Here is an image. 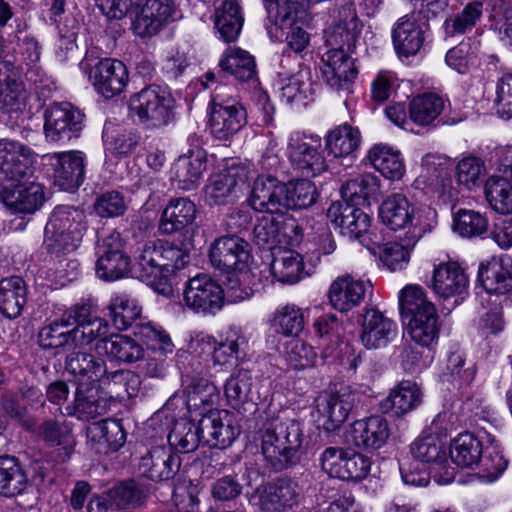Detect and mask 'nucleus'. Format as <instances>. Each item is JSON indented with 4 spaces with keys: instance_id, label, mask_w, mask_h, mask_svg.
<instances>
[{
    "instance_id": "obj_17",
    "label": "nucleus",
    "mask_w": 512,
    "mask_h": 512,
    "mask_svg": "<svg viewBox=\"0 0 512 512\" xmlns=\"http://www.w3.org/2000/svg\"><path fill=\"white\" fill-rule=\"evenodd\" d=\"M225 90V86H217L208 107L209 128L219 140L232 138L247 124L246 109Z\"/></svg>"
},
{
    "instance_id": "obj_9",
    "label": "nucleus",
    "mask_w": 512,
    "mask_h": 512,
    "mask_svg": "<svg viewBox=\"0 0 512 512\" xmlns=\"http://www.w3.org/2000/svg\"><path fill=\"white\" fill-rule=\"evenodd\" d=\"M383 225L404 235L423 237L437 226V211L429 205H414L400 193L388 196L379 207Z\"/></svg>"
},
{
    "instance_id": "obj_7",
    "label": "nucleus",
    "mask_w": 512,
    "mask_h": 512,
    "mask_svg": "<svg viewBox=\"0 0 512 512\" xmlns=\"http://www.w3.org/2000/svg\"><path fill=\"white\" fill-rule=\"evenodd\" d=\"M108 330V322L92 316L85 306L65 312L60 321H54L39 332V344L44 348L70 349L73 345L93 343Z\"/></svg>"
},
{
    "instance_id": "obj_62",
    "label": "nucleus",
    "mask_w": 512,
    "mask_h": 512,
    "mask_svg": "<svg viewBox=\"0 0 512 512\" xmlns=\"http://www.w3.org/2000/svg\"><path fill=\"white\" fill-rule=\"evenodd\" d=\"M280 97L286 103H305L312 95L309 72L301 70L290 76H280L276 82Z\"/></svg>"
},
{
    "instance_id": "obj_44",
    "label": "nucleus",
    "mask_w": 512,
    "mask_h": 512,
    "mask_svg": "<svg viewBox=\"0 0 512 512\" xmlns=\"http://www.w3.org/2000/svg\"><path fill=\"white\" fill-rule=\"evenodd\" d=\"M325 149L336 159L354 158L362 144L358 127L343 123L330 129L324 137Z\"/></svg>"
},
{
    "instance_id": "obj_33",
    "label": "nucleus",
    "mask_w": 512,
    "mask_h": 512,
    "mask_svg": "<svg viewBox=\"0 0 512 512\" xmlns=\"http://www.w3.org/2000/svg\"><path fill=\"white\" fill-rule=\"evenodd\" d=\"M285 183L273 176L261 175L253 183L248 198L249 206L267 215H278L284 212Z\"/></svg>"
},
{
    "instance_id": "obj_31",
    "label": "nucleus",
    "mask_w": 512,
    "mask_h": 512,
    "mask_svg": "<svg viewBox=\"0 0 512 512\" xmlns=\"http://www.w3.org/2000/svg\"><path fill=\"white\" fill-rule=\"evenodd\" d=\"M345 437L357 448L375 451L387 443L390 437L389 423L379 415L356 420L347 428Z\"/></svg>"
},
{
    "instance_id": "obj_47",
    "label": "nucleus",
    "mask_w": 512,
    "mask_h": 512,
    "mask_svg": "<svg viewBox=\"0 0 512 512\" xmlns=\"http://www.w3.org/2000/svg\"><path fill=\"white\" fill-rule=\"evenodd\" d=\"M142 305L139 300L125 291L111 294L106 305L107 315L118 330H127L142 315Z\"/></svg>"
},
{
    "instance_id": "obj_61",
    "label": "nucleus",
    "mask_w": 512,
    "mask_h": 512,
    "mask_svg": "<svg viewBox=\"0 0 512 512\" xmlns=\"http://www.w3.org/2000/svg\"><path fill=\"white\" fill-rule=\"evenodd\" d=\"M27 485V476L17 459L12 456L0 457V494L14 497L23 493Z\"/></svg>"
},
{
    "instance_id": "obj_29",
    "label": "nucleus",
    "mask_w": 512,
    "mask_h": 512,
    "mask_svg": "<svg viewBox=\"0 0 512 512\" xmlns=\"http://www.w3.org/2000/svg\"><path fill=\"white\" fill-rule=\"evenodd\" d=\"M203 444L225 449L240 433L234 415L225 409L209 410L200 420Z\"/></svg>"
},
{
    "instance_id": "obj_1",
    "label": "nucleus",
    "mask_w": 512,
    "mask_h": 512,
    "mask_svg": "<svg viewBox=\"0 0 512 512\" xmlns=\"http://www.w3.org/2000/svg\"><path fill=\"white\" fill-rule=\"evenodd\" d=\"M209 261L213 267L226 270L227 300L238 303L249 299L269 280L262 275L266 270L254 265L250 244L237 235L216 238L209 247Z\"/></svg>"
},
{
    "instance_id": "obj_4",
    "label": "nucleus",
    "mask_w": 512,
    "mask_h": 512,
    "mask_svg": "<svg viewBox=\"0 0 512 512\" xmlns=\"http://www.w3.org/2000/svg\"><path fill=\"white\" fill-rule=\"evenodd\" d=\"M32 152L29 146L15 140H0V175L9 185L0 189V199L11 211L32 213Z\"/></svg>"
},
{
    "instance_id": "obj_14",
    "label": "nucleus",
    "mask_w": 512,
    "mask_h": 512,
    "mask_svg": "<svg viewBox=\"0 0 512 512\" xmlns=\"http://www.w3.org/2000/svg\"><path fill=\"white\" fill-rule=\"evenodd\" d=\"M220 69L232 75L237 81L246 83L253 90V98L260 110L261 125L270 127L274 121V107L268 94L260 87L254 57L239 47L227 48L220 60Z\"/></svg>"
},
{
    "instance_id": "obj_32",
    "label": "nucleus",
    "mask_w": 512,
    "mask_h": 512,
    "mask_svg": "<svg viewBox=\"0 0 512 512\" xmlns=\"http://www.w3.org/2000/svg\"><path fill=\"white\" fill-rule=\"evenodd\" d=\"M329 224L343 236L360 239L370 228L371 219L361 209L341 201L333 202L326 213Z\"/></svg>"
},
{
    "instance_id": "obj_58",
    "label": "nucleus",
    "mask_w": 512,
    "mask_h": 512,
    "mask_svg": "<svg viewBox=\"0 0 512 512\" xmlns=\"http://www.w3.org/2000/svg\"><path fill=\"white\" fill-rule=\"evenodd\" d=\"M134 334L146 345L147 350L160 358L164 359L175 351V345L170 334L156 323L151 321L139 322L135 326Z\"/></svg>"
},
{
    "instance_id": "obj_41",
    "label": "nucleus",
    "mask_w": 512,
    "mask_h": 512,
    "mask_svg": "<svg viewBox=\"0 0 512 512\" xmlns=\"http://www.w3.org/2000/svg\"><path fill=\"white\" fill-rule=\"evenodd\" d=\"M422 400L423 391L421 386L412 380H402L382 400L381 409L385 413L404 416L418 408Z\"/></svg>"
},
{
    "instance_id": "obj_59",
    "label": "nucleus",
    "mask_w": 512,
    "mask_h": 512,
    "mask_svg": "<svg viewBox=\"0 0 512 512\" xmlns=\"http://www.w3.org/2000/svg\"><path fill=\"white\" fill-rule=\"evenodd\" d=\"M27 288L22 278L13 276L0 281V311L7 318L20 315L26 303Z\"/></svg>"
},
{
    "instance_id": "obj_13",
    "label": "nucleus",
    "mask_w": 512,
    "mask_h": 512,
    "mask_svg": "<svg viewBox=\"0 0 512 512\" xmlns=\"http://www.w3.org/2000/svg\"><path fill=\"white\" fill-rule=\"evenodd\" d=\"M174 103L167 87L152 84L130 96L129 116L148 129H160L172 121Z\"/></svg>"
},
{
    "instance_id": "obj_20",
    "label": "nucleus",
    "mask_w": 512,
    "mask_h": 512,
    "mask_svg": "<svg viewBox=\"0 0 512 512\" xmlns=\"http://www.w3.org/2000/svg\"><path fill=\"white\" fill-rule=\"evenodd\" d=\"M44 135L47 142L64 145L80 136L85 114L70 102L53 103L44 112Z\"/></svg>"
},
{
    "instance_id": "obj_28",
    "label": "nucleus",
    "mask_w": 512,
    "mask_h": 512,
    "mask_svg": "<svg viewBox=\"0 0 512 512\" xmlns=\"http://www.w3.org/2000/svg\"><path fill=\"white\" fill-rule=\"evenodd\" d=\"M272 255L273 259L269 266H259L260 270L267 271L262 275L269 276V280L261 284V289L275 281L284 285H294L309 276L305 270L303 257L297 251L279 248L272 252Z\"/></svg>"
},
{
    "instance_id": "obj_30",
    "label": "nucleus",
    "mask_w": 512,
    "mask_h": 512,
    "mask_svg": "<svg viewBox=\"0 0 512 512\" xmlns=\"http://www.w3.org/2000/svg\"><path fill=\"white\" fill-rule=\"evenodd\" d=\"M371 289L369 280L350 274L336 277L330 284L327 298L330 305L341 313H347L361 305Z\"/></svg>"
},
{
    "instance_id": "obj_25",
    "label": "nucleus",
    "mask_w": 512,
    "mask_h": 512,
    "mask_svg": "<svg viewBox=\"0 0 512 512\" xmlns=\"http://www.w3.org/2000/svg\"><path fill=\"white\" fill-rule=\"evenodd\" d=\"M430 287L439 299L452 300L457 306L468 294L469 277L458 262H441L434 266Z\"/></svg>"
},
{
    "instance_id": "obj_18",
    "label": "nucleus",
    "mask_w": 512,
    "mask_h": 512,
    "mask_svg": "<svg viewBox=\"0 0 512 512\" xmlns=\"http://www.w3.org/2000/svg\"><path fill=\"white\" fill-rule=\"evenodd\" d=\"M306 16V7L298 0L279 7L274 16H268L270 24L266 25L267 33L275 41H285L291 50L302 52L310 43L309 34L303 29V19Z\"/></svg>"
},
{
    "instance_id": "obj_48",
    "label": "nucleus",
    "mask_w": 512,
    "mask_h": 512,
    "mask_svg": "<svg viewBox=\"0 0 512 512\" xmlns=\"http://www.w3.org/2000/svg\"><path fill=\"white\" fill-rule=\"evenodd\" d=\"M196 214V205L190 199H172L162 212L159 230L167 235L181 231L195 221Z\"/></svg>"
},
{
    "instance_id": "obj_38",
    "label": "nucleus",
    "mask_w": 512,
    "mask_h": 512,
    "mask_svg": "<svg viewBox=\"0 0 512 512\" xmlns=\"http://www.w3.org/2000/svg\"><path fill=\"white\" fill-rule=\"evenodd\" d=\"M181 465L179 455L164 444L153 446L139 464L140 472L152 481L172 479Z\"/></svg>"
},
{
    "instance_id": "obj_54",
    "label": "nucleus",
    "mask_w": 512,
    "mask_h": 512,
    "mask_svg": "<svg viewBox=\"0 0 512 512\" xmlns=\"http://www.w3.org/2000/svg\"><path fill=\"white\" fill-rule=\"evenodd\" d=\"M488 170L485 161L477 156L466 155L459 158L454 166V178L457 185L473 192L485 185Z\"/></svg>"
},
{
    "instance_id": "obj_64",
    "label": "nucleus",
    "mask_w": 512,
    "mask_h": 512,
    "mask_svg": "<svg viewBox=\"0 0 512 512\" xmlns=\"http://www.w3.org/2000/svg\"><path fill=\"white\" fill-rule=\"evenodd\" d=\"M483 5L482 1L469 2L459 13L447 18L443 23L446 36L464 34L476 27L483 16Z\"/></svg>"
},
{
    "instance_id": "obj_12",
    "label": "nucleus",
    "mask_w": 512,
    "mask_h": 512,
    "mask_svg": "<svg viewBox=\"0 0 512 512\" xmlns=\"http://www.w3.org/2000/svg\"><path fill=\"white\" fill-rule=\"evenodd\" d=\"M440 419L438 415L412 442L410 452L415 460L427 465L437 484L447 485L454 480L456 469L448 457L446 435L437 431Z\"/></svg>"
},
{
    "instance_id": "obj_34",
    "label": "nucleus",
    "mask_w": 512,
    "mask_h": 512,
    "mask_svg": "<svg viewBox=\"0 0 512 512\" xmlns=\"http://www.w3.org/2000/svg\"><path fill=\"white\" fill-rule=\"evenodd\" d=\"M206 169V151L202 148L190 149L175 160L170 178L179 189L189 191L200 185Z\"/></svg>"
},
{
    "instance_id": "obj_21",
    "label": "nucleus",
    "mask_w": 512,
    "mask_h": 512,
    "mask_svg": "<svg viewBox=\"0 0 512 512\" xmlns=\"http://www.w3.org/2000/svg\"><path fill=\"white\" fill-rule=\"evenodd\" d=\"M321 148L319 135L294 131L288 137L286 153L295 169L307 177H315L328 169Z\"/></svg>"
},
{
    "instance_id": "obj_3",
    "label": "nucleus",
    "mask_w": 512,
    "mask_h": 512,
    "mask_svg": "<svg viewBox=\"0 0 512 512\" xmlns=\"http://www.w3.org/2000/svg\"><path fill=\"white\" fill-rule=\"evenodd\" d=\"M478 280L482 291L477 295L484 310L479 328L487 336L497 335L505 328L502 307L512 304V258L505 255L481 262Z\"/></svg>"
},
{
    "instance_id": "obj_51",
    "label": "nucleus",
    "mask_w": 512,
    "mask_h": 512,
    "mask_svg": "<svg viewBox=\"0 0 512 512\" xmlns=\"http://www.w3.org/2000/svg\"><path fill=\"white\" fill-rule=\"evenodd\" d=\"M313 335L322 353L329 355L344 338V326L336 314L327 312L318 315L312 324Z\"/></svg>"
},
{
    "instance_id": "obj_52",
    "label": "nucleus",
    "mask_w": 512,
    "mask_h": 512,
    "mask_svg": "<svg viewBox=\"0 0 512 512\" xmlns=\"http://www.w3.org/2000/svg\"><path fill=\"white\" fill-rule=\"evenodd\" d=\"M297 497L294 483L278 480L264 488L259 496V504L267 512H286L297 504Z\"/></svg>"
},
{
    "instance_id": "obj_19",
    "label": "nucleus",
    "mask_w": 512,
    "mask_h": 512,
    "mask_svg": "<svg viewBox=\"0 0 512 512\" xmlns=\"http://www.w3.org/2000/svg\"><path fill=\"white\" fill-rule=\"evenodd\" d=\"M226 289L211 276L198 274L183 286L180 304L183 308L202 316H214L224 306Z\"/></svg>"
},
{
    "instance_id": "obj_53",
    "label": "nucleus",
    "mask_w": 512,
    "mask_h": 512,
    "mask_svg": "<svg viewBox=\"0 0 512 512\" xmlns=\"http://www.w3.org/2000/svg\"><path fill=\"white\" fill-rule=\"evenodd\" d=\"M182 382L187 394L186 405L188 411H197L218 402L219 390L208 379L186 374L182 376Z\"/></svg>"
},
{
    "instance_id": "obj_11",
    "label": "nucleus",
    "mask_w": 512,
    "mask_h": 512,
    "mask_svg": "<svg viewBox=\"0 0 512 512\" xmlns=\"http://www.w3.org/2000/svg\"><path fill=\"white\" fill-rule=\"evenodd\" d=\"M87 227L83 210L58 206L45 226L44 245L51 253H71L80 247Z\"/></svg>"
},
{
    "instance_id": "obj_37",
    "label": "nucleus",
    "mask_w": 512,
    "mask_h": 512,
    "mask_svg": "<svg viewBox=\"0 0 512 512\" xmlns=\"http://www.w3.org/2000/svg\"><path fill=\"white\" fill-rule=\"evenodd\" d=\"M398 335L397 323L376 309L367 310L362 323L361 343L367 349H380L393 342Z\"/></svg>"
},
{
    "instance_id": "obj_55",
    "label": "nucleus",
    "mask_w": 512,
    "mask_h": 512,
    "mask_svg": "<svg viewBox=\"0 0 512 512\" xmlns=\"http://www.w3.org/2000/svg\"><path fill=\"white\" fill-rule=\"evenodd\" d=\"M422 237L403 235L400 241H390L379 246V259L390 271H400L408 266L411 253Z\"/></svg>"
},
{
    "instance_id": "obj_22",
    "label": "nucleus",
    "mask_w": 512,
    "mask_h": 512,
    "mask_svg": "<svg viewBox=\"0 0 512 512\" xmlns=\"http://www.w3.org/2000/svg\"><path fill=\"white\" fill-rule=\"evenodd\" d=\"M250 169L238 161H232L225 170L210 177L205 187V200L209 205H226L235 201L243 192Z\"/></svg>"
},
{
    "instance_id": "obj_60",
    "label": "nucleus",
    "mask_w": 512,
    "mask_h": 512,
    "mask_svg": "<svg viewBox=\"0 0 512 512\" xmlns=\"http://www.w3.org/2000/svg\"><path fill=\"white\" fill-rule=\"evenodd\" d=\"M270 321L275 332L285 337L298 338L305 327L303 309L293 303L278 306Z\"/></svg>"
},
{
    "instance_id": "obj_36",
    "label": "nucleus",
    "mask_w": 512,
    "mask_h": 512,
    "mask_svg": "<svg viewBox=\"0 0 512 512\" xmlns=\"http://www.w3.org/2000/svg\"><path fill=\"white\" fill-rule=\"evenodd\" d=\"M248 338L238 326H230L220 341L215 342L212 364L221 371H227L239 363L246 355Z\"/></svg>"
},
{
    "instance_id": "obj_35",
    "label": "nucleus",
    "mask_w": 512,
    "mask_h": 512,
    "mask_svg": "<svg viewBox=\"0 0 512 512\" xmlns=\"http://www.w3.org/2000/svg\"><path fill=\"white\" fill-rule=\"evenodd\" d=\"M354 403L355 395L348 390L320 396L316 405L318 425L327 432L339 428L348 418Z\"/></svg>"
},
{
    "instance_id": "obj_49",
    "label": "nucleus",
    "mask_w": 512,
    "mask_h": 512,
    "mask_svg": "<svg viewBox=\"0 0 512 512\" xmlns=\"http://www.w3.org/2000/svg\"><path fill=\"white\" fill-rule=\"evenodd\" d=\"M224 395L233 408L259 399L252 373L245 368L236 369L225 381Z\"/></svg>"
},
{
    "instance_id": "obj_10",
    "label": "nucleus",
    "mask_w": 512,
    "mask_h": 512,
    "mask_svg": "<svg viewBox=\"0 0 512 512\" xmlns=\"http://www.w3.org/2000/svg\"><path fill=\"white\" fill-rule=\"evenodd\" d=\"M86 155L80 150L47 153L34 159V172L59 190L73 193L85 180Z\"/></svg>"
},
{
    "instance_id": "obj_40",
    "label": "nucleus",
    "mask_w": 512,
    "mask_h": 512,
    "mask_svg": "<svg viewBox=\"0 0 512 512\" xmlns=\"http://www.w3.org/2000/svg\"><path fill=\"white\" fill-rule=\"evenodd\" d=\"M97 384L79 382L74 403L65 408V413L83 421L104 415L109 409V403L105 397L99 394Z\"/></svg>"
},
{
    "instance_id": "obj_24",
    "label": "nucleus",
    "mask_w": 512,
    "mask_h": 512,
    "mask_svg": "<svg viewBox=\"0 0 512 512\" xmlns=\"http://www.w3.org/2000/svg\"><path fill=\"white\" fill-rule=\"evenodd\" d=\"M123 247L118 232H112L98 242L95 271L99 279L111 282L127 276L130 271V258Z\"/></svg>"
},
{
    "instance_id": "obj_46",
    "label": "nucleus",
    "mask_w": 512,
    "mask_h": 512,
    "mask_svg": "<svg viewBox=\"0 0 512 512\" xmlns=\"http://www.w3.org/2000/svg\"><path fill=\"white\" fill-rule=\"evenodd\" d=\"M368 163L383 177L391 181H399L406 172L404 158L397 148L377 143L367 152Z\"/></svg>"
},
{
    "instance_id": "obj_6",
    "label": "nucleus",
    "mask_w": 512,
    "mask_h": 512,
    "mask_svg": "<svg viewBox=\"0 0 512 512\" xmlns=\"http://www.w3.org/2000/svg\"><path fill=\"white\" fill-rule=\"evenodd\" d=\"M448 457L450 463L457 466L473 468L479 465V475L485 483L496 481L507 468L500 444L491 435L483 441L469 432L458 434L450 442Z\"/></svg>"
},
{
    "instance_id": "obj_43",
    "label": "nucleus",
    "mask_w": 512,
    "mask_h": 512,
    "mask_svg": "<svg viewBox=\"0 0 512 512\" xmlns=\"http://www.w3.org/2000/svg\"><path fill=\"white\" fill-rule=\"evenodd\" d=\"M509 157L512 155L501 160L484 185V195L489 207L500 214L512 213V176L509 172L502 171L504 161Z\"/></svg>"
},
{
    "instance_id": "obj_5",
    "label": "nucleus",
    "mask_w": 512,
    "mask_h": 512,
    "mask_svg": "<svg viewBox=\"0 0 512 512\" xmlns=\"http://www.w3.org/2000/svg\"><path fill=\"white\" fill-rule=\"evenodd\" d=\"M135 261L138 278L156 293L169 298L173 293L172 276L188 265L190 255L167 241L154 240L138 249Z\"/></svg>"
},
{
    "instance_id": "obj_27",
    "label": "nucleus",
    "mask_w": 512,
    "mask_h": 512,
    "mask_svg": "<svg viewBox=\"0 0 512 512\" xmlns=\"http://www.w3.org/2000/svg\"><path fill=\"white\" fill-rule=\"evenodd\" d=\"M428 24L419 13L400 17L392 27L391 37L396 54L400 59L417 55L424 46Z\"/></svg>"
},
{
    "instance_id": "obj_26",
    "label": "nucleus",
    "mask_w": 512,
    "mask_h": 512,
    "mask_svg": "<svg viewBox=\"0 0 512 512\" xmlns=\"http://www.w3.org/2000/svg\"><path fill=\"white\" fill-rule=\"evenodd\" d=\"M179 17V11L172 0H137L132 29L140 37H150Z\"/></svg>"
},
{
    "instance_id": "obj_8",
    "label": "nucleus",
    "mask_w": 512,
    "mask_h": 512,
    "mask_svg": "<svg viewBox=\"0 0 512 512\" xmlns=\"http://www.w3.org/2000/svg\"><path fill=\"white\" fill-rule=\"evenodd\" d=\"M401 316L408 320L406 333L420 348H435L439 341V316L422 287L407 285L398 295Z\"/></svg>"
},
{
    "instance_id": "obj_57",
    "label": "nucleus",
    "mask_w": 512,
    "mask_h": 512,
    "mask_svg": "<svg viewBox=\"0 0 512 512\" xmlns=\"http://www.w3.org/2000/svg\"><path fill=\"white\" fill-rule=\"evenodd\" d=\"M447 100L434 92L415 96L409 104V119L420 126L432 124L442 114Z\"/></svg>"
},
{
    "instance_id": "obj_16",
    "label": "nucleus",
    "mask_w": 512,
    "mask_h": 512,
    "mask_svg": "<svg viewBox=\"0 0 512 512\" xmlns=\"http://www.w3.org/2000/svg\"><path fill=\"white\" fill-rule=\"evenodd\" d=\"M413 186L443 203H453L459 198V190L451 178L449 160L443 155L427 154L422 158L421 170Z\"/></svg>"
},
{
    "instance_id": "obj_2",
    "label": "nucleus",
    "mask_w": 512,
    "mask_h": 512,
    "mask_svg": "<svg viewBox=\"0 0 512 512\" xmlns=\"http://www.w3.org/2000/svg\"><path fill=\"white\" fill-rule=\"evenodd\" d=\"M362 24L350 7L340 13V20L325 31L331 46L321 57L320 72L323 80L335 90H349L358 74L350 53L356 48Z\"/></svg>"
},
{
    "instance_id": "obj_39",
    "label": "nucleus",
    "mask_w": 512,
    "mask_h": 512,
    "mask_svg": "<svg viewBox=\"0 0 512 512\" xmlns=\"http://www.w3.org/2000/svg\"><path fill=\"white\" fill-rule=\"evenodd\" d=\"M107 335L108 332L93 341L99 355H106L111 360L129 364L144 359L145 349L136 339L120 333Z\"/></svg>"
},
{
    "instance_id": "obj_63",
    "label": "nucleus",
    "mask_w": 512,
    "mask_h": 512,
    "mask_svg": "<svg viewBox=\"0 0 512 512\" xmlns=\"http://www.w3.org/2000/svg\"><path fill=\"white\" fill-rule=\"evenodd\" d=\"M464 357L460 351L450 352L447 358L445 370L441 374L443 384L448 383L463 395L475 377L473 367L463 368Z\"/></svg>"
},
{
    "instance_id": "obj_45",
    "label": "nucleus",
    "mask_w": 512,
    "mask_h": 512,
    "mask_svg": "<svg viewBox=\"0 0 512 512\" xmlns=\"http://www.w3.org/2000/svg\"><path fill=\"white\" fill-rule=\"evenodd\" d=\"M86 434L88 443L98 453L117 451L126 441L121 422L113 419H104L90 424Z\"/></svg>"
},
{
    "instance_id": "obj_15",
    "label": "nucleus",
    "mask_w": 512,
    "mask_h": 512,
    "mask_svg": "<svg viewBox=\"0 0 512 512\" xmlns=\"http://www.w3.org/2000/svg\"><path fill=\"white\" fill-rule=\"evenodd\" d=\"M260 437L262 454L276 471L294 462L302 444L300 425L293 420L269 423L261 430Z\"/></svg>"
},
{
    "instance_id": "obj_42",
    "label": "nucleus",
    "mask_w": 512,
    "mask_h": 512,
    "mask_svg": "<svg viewBox=\"0 0 512 512\" xmlns=\"http://www.w3.org/2000/svg\"><path fill=\"white\" fill-rule=\"evenodd\" d=\"M91 344H78L70 347V349L77 351L68 356L66 370L77 377V385H79V382L98 383L106 373L107 369L104 361L88 353L87 347Z\"/></svg>"
},
{
    "instance_id": "obj_23",
    "label": "nucleus",
    "mask_w": 512,
    "mask_h": 512,
    "mask_svg": "<svg viewBox=\"0 0 512 512\" xmlns=\"http://www.w3.org/2000/svg\"><path fill=\"white\" fill-rule=\"evenodd\" d=\"M80 69L88 75L95 91L105 98L119 95L127 86L129 73L125 64L117 59L103 58L93 66L82 61Z\"/></svg>"
},
{
    "instance_id": "obj_50",
    "label": "nucleus",
    "mask_w": 512,
    "mask_h": 512,
    "mask_svg": "<svg viewBox=\"0 0 512 512\" xmlns=\"http://www.w3.org/2000/svg\"><path fill=\"white\" fill-rule=\"evenodd\" d=\"M380 179L373 173H365L349 179L341 187L344 203L370 205L380 194Z\"/></svg>"
},
{
    "instance_id": "obj_56",
    "label": "nucleus",
    "mask_w": 512,
    "mask_h": 512,
    "mask_svg": "<svg viewBox=\"0 0 512 512\" xmlns=\"http://www.w3.org/2000/svg\"><path fill=\"white\" fill-rule=\"evenodd\" d=\"M243 21V15L237 0H224L216 8L214 24L219 38L224 42H233L238 38Z\"/></svg>"
}]
</instances>
